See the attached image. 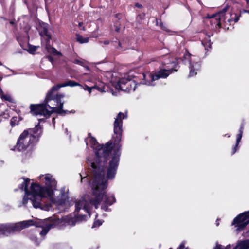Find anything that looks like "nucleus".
Returning a JSON list of instances; mask_svg holds the SVG:
<instances>
[{
  "label": "nucleus",
  "mask_w": 249,
  "mask_h": 249,
  "mask_svg": "<svg viewBox=\"0 0 249 249\" xmlns=\"http://www.w3.org/2000/svg\"><path fill=\"white\" fill-rule=\"evenodd\" d=\"M126 118V114L119 112L115 119L112 137L114 151L110 160L108 157L112 148L111 143L107 142L105 145H100L90 133L85 139L87 147H91L96 156L94 160L87 159V163L92 170V177L89 181L92 195L91 197L88 195H85L75 202V217L69 221L70 225L74 226L76 221L85 220L86 215L84 213H88L90 216V209L93 206L97 209L103 202L106 206H102V208L107 211L106 206L111 205L115 202L114 196L106 194L105 190L108 185L107 180L113 179L116 174L121 154V145L119 142L122 137L123 120Z\"/></svg>",
  "instance_id": "obj_1"
},
{
  "label": "nucleus",
  "mask_w": 249,
  "mask_h": 249,
  "mask_svg": "<svg viewBox=\"0 0 249 249\" xmlns=\"http://www.w3.org/2000/svg\"><path fill=\"white\" fill-rule=\"evenodd\" d=\"M39 178L46 186H41L38 184L32 183L30 190L28 191L27 186L30 180L28 178L24 179L23 182L19 185V188L25 193L23 204L26 205L29 200L34 208H40L45 211H49L51 209V203L62 206L60 197L55 196L56 181L53 176L49 174L42 175Z\"/></svg>",
  "instance_id": "obj_2"
},
{
  "label": "nucleus",
  "mask_w": 249,
  "mask_h": 249,
  "mask_svg": "<svg viewBox=\"0 0 249 249\" xmlns=\"http://www.w3.org/2000/svg\"><path fill=\"white\" fill-rule=\"evenodd\" d=\"M76 86L82 87L78 83L73 80H69L62 84L53 86L46 94L44 104L30 105L32 114L34 115H43L46 117H49L53 112L64 115L67 112L63 109L64 102H62L61 99L64 96L63 94H57L56 92L61 87Z\"/></svg>",
  "instance_id": "obj_3"
},
{
  "label": "nucleus",
  "mask_w": 249,
  "mask_h": 249,
  "mask_svg": "<svg viewBox=\"0 0 249 249\" xmlns=\"http://www.w3.org/2000/svg\"><path fill=\"white\" fill-rule=\"evenodd\" d=\"M42 133L41 128L36 125L33 129L24 130L19 136L15 149L19 151H25L31 144L36 142Z\"/></svg>",
  "instance_id": "obj_4"
},
{
  "label": "nucleus",
  "mask_w": 249,
  "mask_h": 249,
  "mask_svg": "<svg viewBox=\"0 0 249 249\" xmlns=\"http://www.w3.org/2000/svg\"><path fill=\"white\" fill-rule=\"evenodd\" d=\"M163 65H170L171 66H166L167 69H161L152 73L142 74V77L143 78L144 81L141 82V83L148 86H154L156 84V81L160 78H166L173 71H177V69H176L177 65L173 61H170L167 60V62H164Z\"/></svg>",
  "instance_id": "obj_5"
},
{
  "label": "nucleus",
  "mask_w": 249,
  "mask_h": 249,
  "mask_svg": "<svg viewBox=\"0 0 249 249\" xmlns=\"http://www.w3.org/2000/svg\"><path fill=\"white\" fill-rule=\"evenodd\" d=\"M31 225H36V227L41 226L32 220L23 221L16 223L0 224V235L19 231L23 229L28 228Z\"/></svg>",
  "instance_id": "obj_6"
},
{
  "label": "nucleus",
  "mask_w": 249,
  "mask_h": 249,
  "mask_svg": "<svg viewBox=\"0 0 249 249\" xmlns=\"http://www.w3.org/2000/svg\"><path fill=\"white\" fill-rule=\"evenodd\" d=\"M133 76L130 75L125 74L116 83H114L113 86L117 89L127 92L134 91L136 88L137 84L135 81L133 80Z\"/></svg>",
  "instance_id": "obj_7"
},
{
  "label": "nucleus",
  "mask_w": 249,
  "mask_h": 249,
  "mask_svg": "<svg viewBox=\"0 0 249 249\" xmlns=\"http://www.w3.org/2000/svg\"><path fill=\"white\" fill-rule=\"evenodd\" d=\"M182 61L185 64L189 65V77L196 75L197 71L200 70L201 63L199 59L196 56L192 55L188 52L184 54Z\"/></svg>",
  "instance_id": "obj_8"
},
{
  "label": "nucleus",
  "mask_w": 249,
  "mask_h": 249,
  "mask_svg": "<svg viewBox=\"0 0 249 249\" xmlns=\"http://www.w3.org/2000/svg\"><path fill=\"white\" fill-rule=\"evenodd\" d=\"M249 223V211L245 212L236 217L233 222L232 225H234L236 228V231L239 233L243 230Z\"/></svg>",
  "instance_id": "obj_9"
},
{
  "label": "nucleus",
  "mask_w": 249,
  "mask_h": 249,
  "mask_svg": "<svg viewBox=\"0 0 249 249\" xmlns=\"http://www.w3.org/2000/svg\"><path fill=\"white\" fill-rule=\"evenodd\" d=\"M226 8H224L222 11L218 13L210 15L208 14L206 17V18L211 19L210 22L213 27L215 28L221 27V21L225 19V12Z\"/></svg>",
  "instance_id": "obj_10"
},
{
  "label": "nucleus",
  "mask_w": 249,
  "mask_h": 249,
  "mask_svg": "<svg viewBox=\"0 0 249 249\" xmlns=\"http://www.w3.org/2000/svg\"><path fill=\"white\" fill-rule=\"evenodd\" d=\"M106 87L104 85V83H102L101 85L100 86L95 85L92 87H89L88 86H86L85 88H84L85 90H87L89 93H91L92 90L93 89H96L98 91L101 92H106Z\"/></svg>",
  "instance_id": "obj_11"
},
{
  "label": "nucleus",
  "mask_w": 249,
  "mask_h": 249,
  "mask_svg": "<svg viewBox=\"0 0 249 249\" xmlns=\"http://www.w3.org/2000/svg\"><path fill=\"white\" fill-rule=\"evenodd\" d=\"M243 129H244V125H243V124H242L241 125L240 128L239 130V133L237 136L236 145L233 149L232 155L234 154L237 150V147H238V144H239V143L241 140L242 137Z\"/></svg>",
  "instance_id": "obj_12"
},
{
  "label": "nucleus",
  "mask_w": 249,
  "mask_h": 249,
  "mask_svg": "<svg viewBox=\"0 0 249 249\" xmlns=\"http://www.w3.org/2000/svg\"><path fill=\"white\" fill-rule=\"evenodd\" d=\"M249 240L241 241L238 242L236 246L233 249H249Z\"/></svg>",
  "instance_id": "obj_13"
},
{
  "label": "nucleus",
  "mask_w": 249,
  "mask_h": 249,
  "mask_svg": "<svg viewBox=\"0 0 249 249\" xmlns=\"http://www.w3.org/2000/svg\"><path fill=\"white\" fill-rule=\"evenodd\" d=\"M46 49L48 53L53 54V55L59 56L62 55V53L60 52L57 51L54 48L52 47L49 45H46Z\"/></svg>",
  "instance_id": "obj_14"
},
{
  "label": "nucleus",
  "mask_w": 249,
  "mask_h": 249,
  "mask_svg": "<svg viewBox=\"0 0 249 249\" xmlns=\"http://www.w3.org/2000/svg\"><path fill=\"white\" fill-rule=\"evenodd\" d=\"M210 36H209L208 37L206 38L204 40L202 41V44L205 47V49L207 50L208 48H210L211 47V43L210 40L209 39Z\"/></svg>",
  "instance_id": "obj_15"
},
{
  "label": "nucleus",
  "mask_w": 249,
  "mask_h": 249,
  "mask_svg": "<svg viewBox=\"0 0 249 249\" xmlns=\"http://www.w3.org/2000/svg\"><path fill=\"white\" fill-rule=\"evenodd\" d=\"M52 225L51 224H48L46 227L42 228V231L40 232V234L42 236H44L51 229Z\"/></svg>",
  "instance_id": "obj_16"
},
{
  "label": "nucleus",
  "mask_w": 249,
  "mask_h": 249,
  "mask_svg": "<svg viewBox=\"0 0 249 249\" xmlns=\"http://www.w3.org/2000/svg\"><path fill=\"white\" fill-rule=\"evenodd\" d=\"M239 17L240 16H238L235 13H232L231 14L230 18L228 20V21L230 23L231 21L237 22L239 20Z\"/></svg>",
  "instance_id": "obj_17"
},
{
  "label": "nucleus",
  "mask_w": 249,
  "mask_h": 249,
  "mask_svg": "<svg viewBox=\"0 0 249 249\" xmlns=\"http://www.w3.org/2000/svg\"><path fill=\"white\" fill-rule=\"evenodd\" d=\"M76 40L80 43H85L89 42V39L88 37L84 38L82 36L77 35L76 36Z\"/></svg>",
  "instance_id": "obj_18"
},
{
  "label": "nucleus",
  "mask_w": 249,
  "mask_h": 249,
  "mask_svg": "<svg viewBox=\"0 0 249 249\" xmlns=\"http://www.w3.org/2000/svg\"><path fill=\"white\" fill-rule=\"evenodd\" d=\"M113 45L119 50H124L126 48V47L123 46L122 43L120 41L118 42L117 41H113Z\"/></svg>",
  "instance_id": "obj_19"
},
{
  "label": "nucleus",
  "mask_w": 249,
  "mask_h": 249,
  "mask_svg": "<svg viewBox=\"0 0 249 249\" xmlns=\"http://www.w3.org/2000/svg\"><path fill=\"white\" fill-rule=\"evenodd\" d=\"M231 245L229 244L225 247H223L222 246L218 243H216L215 247L213 248V249H231Z\"/></svg>",
  "instance_id": "obj_20"
},
{
  "label": "nucleus",
  "mask_w": 249,
  "mask_h": 249,
  "mask_svg": "<svg viewBox=\"0 0 249 249\" xmlns=\"http://www.w3.org/2000/svg\"><path fill=\"white\" fill-rule=\"evenodd\" d=\"M38 46L29 45L28 47V52L30 53H34V52L36 51Z\"/></svg>",
  "instance_id": "obj_21"
},
{
  "label": "nucleus",
  "mask_w": 249,
  "mask_h": 249,
  "mask_svg": "<svg viewBox=\"0 0 249 249\" xmlns=\"http://www.w3.org/2000/svg\"><path fill=\"white\" fill-rule=\"evenodd\" d=\"M40 34L41 36H42L43 35L46 36V37H47V41L48 42L50 41V40L51 39V36L49 34H48L46 28H44L43 32L42 33H41Z\"/></svg>",
  "instance_id": "obj_22"
},
{
  "label": "nucleus",
  "mask_w": 249,
  "mask_h": 249,
  "mask_svg": "<svg viewBox=\"0 0 249 249\" xmlns=\"http://www.w3.org/2000/svg\"><path fill=\"white\" fill-rule=\"evenodd\" d=\"M102 224V221L101 220H96L94 221V222L92 226V228H93L99 227L100 225H101Z\"/></svg>",
  "instance_id": "obj_23"
},
{
  "label": "nucleus",
  "mask_w": 249,
  "mask_h": 249,
  "mask_svg": "<svg viewBox=\"0 0 249 249\" xmlns=\"http://www.w3.org/2000/svg\"><path fill=\"white\" fill-rule=\"evenodd\" d=\"M160 27L164 30L167 31V32H169V30H168L167 28L166 27V26L163 24V23H161L160 24Z\"/></svg>",
  "instance_id": "obj_24"
},
{
  "label": "nucleus",
  "mask_w": 249,
  "mask_h": 249,
  "mask_svg": "<svg viewBox=\"0 0 249 249\" xmlns=\"http://www.w3.org/2000/svg\"><path fill=\"white\" fill-rule=\"evenodd\" d=\"M31 239L32 240H33V241L35 242V243L36 244V245H38L39 244V242L37 241V238L36 236H33L32 238H31Z\"/></svg>",
  "instance_id": "obj_25"
},
{
  "label": "nucleus",
  "mask_w": 249,
  "mask_h": 249,
  "mask_svg": "<svg viewBox=\"0 0 249 249\" xmlns=\"http://www.w3.org/2000/svg\"><path fill=\"white\" fill-rule=\"evenodd\" d=\"M246 3L248 5V6L249 7V0H246ZM246 12H248L249 13V10H243L242 11H241L240 12V14L241 13H246Z\"/></svg>",
  "instance_id": "obj_26"
},
{
  "label": "nucleus",
  "mask_w": 249,
  "mask_h": 249,
  "mask_svg": "<svg viewBox=\"0 0 249 249\" xmlns=\"http://www.w3.org/2000/svg\"><path fill=\"white\" fill-rule=\"evenodd\" d=\"M83 22H80L78 24V26L81 29H82L83 30H85V28H84V27L83 26Z\"/></svg>",
  "instance_id": "obj_27"
},
{
  "label": "nucleus",
  "mask_w": 249,
  "mask_h": 249,
  "mask_svg": "<svg viewBox=\"0 0 249 249\" xmlns=\"http://www.w3.org/2000/svg\"><path fill=\"white\" fill-rule=\"evenodd\" d=\"M99 42L100 43H103V44H104L105 45H108V44H109V41L108 40H105L104 41H100Z\"/></svg>",
  "instance_id": "obj_28"
},
{
  "label": "nucleus",
  "mask_w": 249,
  "mask_h": 249,
  "mask_svg": "<svg viewBox=\"0 0 249 249\" xmlns=\"http://www.w3.org/2000/svg\"><path fill=\"white\" fill-rule=\"evenodd\" d=\"M75 63H76V64L81 65H82V64H83V62L82 61H81L80 60H75Z\"/></svg>",
  "instance_id": "obj_29"
},
{
  "label": "nucleus",
  "mask_w": 249,
  "mask_h": 249,
  "mask_svg": "<svg viewBox=\"0 0 249 249\" xmlns=\"http://www.w3.org/2000/svg\"><path fill=\"white\" fill-rule=\"evenodd\" d=\"M135 6L138 8H141L142 7V5L141 4H140L139 3H137L135 4Z\"/></svg>",
  "instance_id": "obj_30"
},
{
  "label": "nucleus",
  "mask_w": 249,
  "mask_h": 249,
  "mask_svg": "<svg viewBox=\"0 0 249 249\" xmlns=\"http://www.w3.org/2000/svg\"><path fill=\"white\" fill-rule=\"evenodd\" d=\"M11 123V125H12V126H13V125H14L15 124L14 123V122H13V120H11V123Z\"/></svg>",
  "instance_id": "obj_31"
},
{
  "label": "nucleus",
  "mask_w": 249,
  "mask_h": 249,
  "mask_svg": "<svg viewBox=\"0 0 249 249\" xmlns=\"http://www.w3.org/2000/svg\"><path fill=\"white\" fill-rule=\"evenodd\" d=\"M80 176L81 177V182H83V180L85 179V177L83 178L81 175H80Z\"/></svg>",
  "instance_id": "obj_32"
},
{
  "label": "nucleus",
  "mask_w": 249,
  "mask_h": 249,
  "mask_svg": "<svg viewBox=\"0 0 249 249\" xmlns=\"http://www.w3.org/2000/svg\"><path fill=\"white\" fill-rule=\"evenodd\" d=\"M115 31H116V32H119V28H118V27H116V29H115Z\"/></svg>",
  "instance_id": "obj_33"
},
{
  "label": "nucleus",
  "mask_w": 249,
  "mask_h": 249,
  "mask_svg": "<svg viewBox=\"0 0 249 249\" xmlns=\"http://www.w3.org/2000/svg\"><path fill=\"white\" fill-rule=\"evenodd\" d=\"M49 60H50L51 62H52V61H53V59H52L51 57H49Z\"/></svg>",
  "instance_id": "obj_34"
},
{
  "label": "nucleus",
  "mask_w": 249,
  "mask_h": 249,
  "mask_svg": "<svg viewBox=\"0 0 249 249\" xmlns=\"http://www.w3.org/2000/svg\"><path fill=\"white\" fill-rule=\"evenodd\" d=\"M53 124H54V123H55V121H54V118H53Z\"/></svg>",
  "instance_id": "obj_35"
},
{
  "label": "nucleus",
  "mask_w": 249,
  "mask_h": 249,
  "mask_svg": "<svg viewBox=\"0 0 249 249\" xmlns=\"http://www.w3.org/2000/svg\"><path fill=\"white\" fill-rule=\"evenodd\" d=\"M225 136H227L228 137H230V135L229 134H226Z\"/></svg>",
  "instance_id": "obj_36"
},
{
  "label": "nucleus",
  "mask_w": 249,
  "mask_h": 249,
  "mask_svg": "<svg viewBox=\"0 0 249 249\" xmlns=\"http://www.w3.org/2000/svg\"><path fill=\"white\" fill-rule=\"evenodd\" d=\"M10 24H14V22H13V21H10Z\"/></svg>",
  "instance_id": "obj_37"
},
{
  "label": "nucleus",
  "mask_w": 249,
  "mask_h": 249,
  "mask_svg": "<svg viewBox=\"0 0 249 249\" xmlns=\"http://www.w3.org/2000/svg\"><path fill=\"white\" fill-rule=\"evenodd\" d=\"M86 69L88 70H89V68L88 67H86Z\"/></svg>",
  "instance_id": "obj_38"
},
{
  "label": "nucleus",
  "mask_w": 249,
  "mask_h": 249,
  "mask_svg": "<svg viewBox=\"0 0 249 249\" xmlns=\"http://www.w3.org/2000/svg\"><path fill=\"white\" fill-rule=\"evenodd\" d=\"M218 225H219V223H216V225L218 226Z\"/></svg>",
  "instance_id": "obj_39"
},
{
  "label": "nucleus",
  "mask_w": 249,
  "mask_h": 249,
  "mask_svg": "<svg viewBox=\"0 0 249 249\" xmlns=\"http://www.w3.org/2000/svg\"><path fill=\"white\" fill-rule=\"evenodd\" d=\"M2 65V64L0 63V65Z\"/></svg>",
  "instance_id": "obj_40"
}]
</instances>
